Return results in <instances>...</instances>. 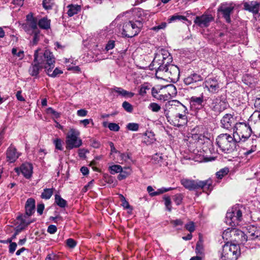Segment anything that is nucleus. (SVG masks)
Segmentation results:
<instances>
[{
	"instance_id": "f257e3e1",
	"label": "nucleus",
	"mask_w": 260,
	"mask_h": 260,
	"mask_svg": "<svg viewBox=\"0 0 260 260\" xmlns=\"http://www.w3.org/2000/svg\"><path fill=\"white\" fill-rule=\"evenodd\" d=\"M164 54L156 55L150 67H154L156 73L164 72L165 75L172 81L177 80L179 77L180 71L177 66L170 64L172 57L169 55L165 57Z\"/></svg>"
},
{
	"instance_id": "f03ea898",
	"label": "nucleus",
	"mask_w": 260,
	"mask_h": 260,
	"mask_svg": "<svg viewBox=\"0 0 260 260\" xmlns=\"http://www.w3.org/2000/svg\"><path fill=\"white\" fill-rule=\"evenodd\" d=\"M216 143L222 152L230 153L236 150L238 142L233 133V135L225 133L217 137Z\"/></svg>"
},
{
	"instance_id": "7ed1b4c3",
	"label": "nucleus",
	"mask_w": 260,
	"mask_h": 260,
	"mask_svg": "<svg viewBox=\"0 0 260 260\" xmlns=\"http://www.w3.org/2000/svg\"><path fill=\"white\" fill-rule=\"evenodd\" d=\"M143 23L141 20H129L119 26V30L123 37L133 38L141 30Z\"/></svg>"
},
{
	"instance_id": "20e7f679",
	"label": "nucleus",
	"mask_w": 260,
	"mask_h": 260,
	"mask_svg": "<svg viewBox=\"0 0 260 260\" xmlns=\"http://www.w3.org/2000/svg\"><path fill=\"white\" fill-rule=\"evenodd\" d=\"M181 184L189 190H197L202 189L203 191L212 189V181L210 179L201 181L183 178L181 180Z\"/></svg>"
},
{
	"instance_id": "39448f33",
	"label": "nucleus",
	"mask_w": 260,
	"mask_h": 260,
	"mask_svg": "<svg viewBox=\"0 0 260 260\" xmlns=\"http://www.w3.org/2000/svg\"><path fill=\"white\" fill-rule=\"evenodd\" d=\"M40 49H37L34 53V60L28 69V73L30 75L35 78H38L40 71L44 68L47 63V58L45 56V51L43 52H39Z\"/></svg>"
},
{
	"instance_id": "423d86ee",
	"label": "nucleus",
	"mask_w": 260,
	"mask_h": 260,
	"mask_svg": "<svg viewBox=\"0 0 260 260\" xmlns=\"http://www.w3.org/2000/svg\"><path fill=\"white\" fill-rule=\"evenodd\" d=\"M240 254L239 245L227 242L222 246L221 260H237Z\"/></svg>"
},
{
	"instance_id": "0eeeda50",
	"label": "nucleus",
	"mask_w": 260,
	"mask_h": 260,
	"mask_svg": "<svg viewBox=\"0 0 260 260\" xmlns=\"http://www.w3.org/2000/svg\"><path fill=\"white\" fill-rule=\"evenodd\" d=\"M252 129L248 123L238 122L235 126L233 134L235 137H238V142H245L251 135Z\"/></svg>"
},
{
	"instance_id": "6e6552de",
	"label": "nucleus",
	"mask_w": 260,
	"mask_h": 260,
	"mask_svg": "<svg viewBox=\"0 0 260 260\" xmlns=\"http://www.w3.org/2000/svg\"><path fill=\"white\" fill-rule=\"evenodd\" d=\"M247 230L248 240L247 245L250 249L260 247V226L251 225L248 226Z\"/></svg>"
},
{
	"instance_id": "1a4fd4ad",
	"label": "nucleus",
	"mask_w": 260,
	"mask_h": 260,
	"mask_svg": "<svg viewBox=\"0 0 260 260\" xmlns=\"http://www.w3.org/2000/svg\"><path fill=\"white\" fill-rule=\"evenodd\" d=\"M45 56L47 59H46L47 63L44 67V69H45L46 73L49 76L55 78L59 75L63 73V72L58 68H56L52 71V69L54 68L55 58L51 52L49 50H45ZM45 59V58H44Z\"/></svg>"
},
{
	"instance_id": "9d476101",
	"label": "nucleus",
	"mask_w": 260,
	"mask_h": 260,
	"mask_svg": "<svg viewBox=\"0 0 260 260\" xmlns=\"http://www.w3.org/2000/svg\"><path fill=\"white\" fill-rule=\"evenodd\" d=\"M80 132L74 128H71L66 137V148L71 150L75 148H79L82 145L81 139L79 138Z\"/></svg>"
},
{
	"instance_id": "9b49d317",
	"label": "nucleus",
	"mask_w": 260,
	"mask_h": 260,
	"mask_svg": "<svg viewBox=\"0 0 260 260\" xmlns=\"http://www.w3.org/2000/svg\"><path fill=\"white\" fill-rule=\"evenodd\" d=\"M242 219V211L239 207H235L229 210L226 214L225 222L231 226L238 224Z\"/></svg>"
},
{
	"instance_id": "f8f14e48",
	"label": "nucleus",
	"mask_w": 260,
	"mask_h": 260,
	"mask_svg": "<svg viewBox=\"0 0 260 260\" xmlns=\"http://www.w3.org/2000/svg\"><path fill=\"white\" fill-rule=\"evenodd\" d=\"M237 123L234 115L231 114H225L220 121V127L228 131L234 130Z\"/></svg>"
},
{
	"instance_id": "ddd939ff",
	"label": "nucleus",
	"mask_w": 260,
	"mask_h": 260,
	"mask_svg": "<svg viewBox=\"0 0 260 260\" xmlns=\"http://www.w3.org/2000/svg\"><path fill=\"white\" fill-rule=\"evenodd\" d=\"M229 105L226 100L222 96L218 97L213 100L211 104L212 110L217 113H220L226 109Z\"/></svg>"
},
{
	"instance_id": "4468645a",
	"label": "nucleus",
	"mask_w": 260,
	"mask_h": 260,
	"mask_svg": "<svg viewBox=\"0 0 260 260\" xmlns=\"http://www.w3.org/2000/svg\"><path fill=\"white\" fill-rule=\"evenodd\" d=\"M165 116L170 123L178 127L183 126L187 123V117L185 114H177L173 119L169 116L168 112L165 111Z\"/></svg>"
},
{
	"instance_id": "2eb2a0df",
	"label": "nucleus",
	"mask_w": 260,
	"mask_h": 260,
	"mask_svg": "<svg viewBox=\"0 0 260 260\" xmlns=\"http://www.w3.org/2000/svg\"><path fill=\"white\" fill-rule=\"evenodd\" d=\"M204 87L211 93H217L220 88L219 82L216 77H209L207 78L204 83Z\"/></svg>"
},
{
	"instance_id": "dca6fc26",
	"label": "nucleus",
	"mask_w": 260,
	"mask_h": 260,
	"mask_svg": "<svg viewBox=\"0 0 260 260\" xmlns=\"http://www.w3.org/2000/svg\"><path fill=\"white\" fill-rule=\"evenodd\" d=\"M258 140V137L253 135L246 140L247 147L244 149L246 150L244 153L245 156H248L256 151Z\"/></svg>"
},
{
	"instance_id": "f3484780",
	"label": "nucleus",
	"mask_w": 260,
	"mask_h": 260,
	"mask_svg": "<svg viewBox=\"0 0 260 260\" xmlns=\"http://www.w3.org/2000/svg\"><path fill=\"white\" fill-rule=\"evenodd\" d=\"M232 235V240L236 242V244L239 246V244H244L245 243H248V237H247V233L245 234L241 230L233 229Z\"/></svg>"
},
{
	"instance_id": "a211bd4d",
	"label": "nucleus",
	"mask_w": 260,
	"mask_h": 260,
	"mask_svg": "<svg viewBox=\"0 0 260 260\" xmlns=\"http://www.w3.org/2000/svg\"><path fill=\"white\" fill-rule=\"evenodd\" d=\"M33 167L31 164L29 162H25L21 165V166L18 168H15L14 170L18 174L21 172L23 176L26 179H29L33 172Z\"/></svg>"
},
{
	"instance_id": "6ab92c4d",
	"label": "nucleus",
	"mask_w": 260,
	"mask_h": 260,
	"mask_svg": "<svg viewBox=\"0 0 260 260\" xmlns=\"http://www.w3.org/2000/svg\"><path fill=\"white\" fill-rule=\"evenodd\" d=\"M214 20L211 15L203 14L197 16L194 20V23L200 27H207L210 23Z\"/></svg>"
},
{
	"instance_id": "aec40b11",
	"label": "nucleus",
	"mask_w": 260,
	"mask_h": 260,
	"mask_svg": "<svg viewBox=\"0 0 260 260\" xmlns=\"http://www.w3.org/2000/svg\"><path fill=\"white\" fill-rule=\"evenodd\" d=\"M203 80V77L200 74L192 72L184 79V83L187 85H192L196 86L198 83Z\"/></svg>"
},
{
	"instance_id": "412c9836",
	"label": "nucleus",
	"mask_w": 260,
	"mask_h": 260,
	"mask_svg": "<svg viewBox=\"0 0 260 260\" xmlns=\"http://www.w3.org/2000/svg\"><path fill=\"white\" fill-rule=\"evenodd\" d=\"M35 200L33 198H28L25 205V213L24 215H20L19 216H23V218L26 219L27 217L31 216L35 211Z\"/></svg>"
},
{
	"instance_id": "4be33fe9",
	"label": "nucleus",
	"mask_w": 260,
	"mask_h": 260,
	"mask_svg": "<svg viewBox=\"0 0 260 260\" xmlns=\"http://www.w3.org/2000/svg\"><path fill=\"white\" fill-rule=\"evenodd\" d=\"M234 10V7L232 6L226 7L223 5H221L218 8V12H221L223 17L227 23H231V15Z\"/></svg>"
},
{
	"instance_id": "5701e85b",
	"label": "nucleus",
	"mask_w": 260,
	"mask_h": 260,
	"mask_svg": "<svg viewBox=\"0 0 260 260\" xmlns=\"http://www.w3.org/2000/svg\"><path fill=\"white\" fill-rule=\"evenodd\" d=\"M6 155L7 160L10 162H15L19 157V154L17 153L16 148L12 145L7 149Z\"/></svg>"
},
{
	"instance_id": "b1692460",
	"label": "nucleus",
	"mask_w": 260,
	"mask_h": 260,
	"mask_svg": "<svg viewBox=\"0 0 260 260\" xmlns=\"http://www.w3.org/2000/svg\"><path fill=\"white\" fill-rule=\"evenodd\" d=\"M22 28L29 35H31L34 31L38 29L37 22H26L22 24Z\"/></svg>"
},
{
	"instance_id": "393cba45",
	"label": "nucleus",
	"mask_w": 260,
	"mask_h": 260,
	"mask_svg": "<svg viewBox=\"0 0 260 260\" xmlns=\"http://www.w3.org/2000/svg\"><path fill=\"white\" fill-rule=\"evenodd\" d=\"M17 219L20 221V224L17 226L15 229V232L16 233V234H19L25 227L32 222L24 219L23 216H18Z\"/></svg>"
},
{
	"instance_id": "a878e982",
	"label": "nucleus",
	"mask_w": 260,
	"mask_h": 260,
	"mask_svg": "<svg viewBox=\"0 0 260 260\" xmlns=\"http://www.w3.org/2000/svg\"><path fill=\"white\" fill-rule=\"evenodd\" d=\"M244 9L253 14H257L258 12L259 4L255 2H251L250 3H245L244 4Z\"/></svg>"
},
{
	"instance_id": "bb28decb",
	"label": "nucleus",
	"mask_w": 260,
	"mask_h": 260,
	"mask_svg": "<svg viewBox=\"0 0 260 260\" xmlns=\"http://www.w3.org/2000/svg\"><path fill=\"white\" fill-rule=\"evenodd\" d=\"M190 104L192 106H197L198 108L201 109L204 106V96L203 93H202L201 96L197 97L193 96L191 97Z\"/></svg>"
},
{
	"instance_id": "cd10ccee",
	"label": "nucleus",
	"mask_w": 260,
	"mask_h": 260,
	"mask_svg": "<svg viewBox=\"0 0 260 260\" xmlns=\"http://www.w3.org/2000/svg\"><path fill=\"white\" fill-rule=\"evenodd\" d=\"M37 24L41 28L43 29H48L50 28V20L46 17L40 19Z\"/></svg>"
},
{
	"instance_id": "c85d7f7f",
	"label": "nucleus",
	"mask_w": 260,
	"mask_h": 260,
	"mask_svg": "<svg viewBox=\"0 0 260 260\" xmlns=\"http://www.w3.org/2000/svg\"><path fill=\"white\" fill-rule=\"evenodd\" d=\"M68 10L67 14L69 16L72 17L77 14L81 11V7L77 5H70L68 6Z\"/></svg>"
},
{
	"instance_id": "c756f323",
	"label": "nucleus",
	"mask_w": 260,
	"mask_h": 260,
	"mask_svg": "<svg viewBox=\"0 0 260 260\" xmlns=\"http://www.w3.org/2000/svg\"><path fill=\"white\" fill-rule=\"evenodd\" d=\"M151 161L153 164L158 165L159 166H161L162 165L166 166V164L165 163L162 154H155L152 156Z\"/></svg>"
},
{
	"instance_id": "7c9ffc66",
	"label": "nucleus",
	"mask_w": 260,
	"mask_h": 260,
	"mask_svg": "<svg viewBox=\"0 0 260 260\" xmlns=\"http://www.w3.org/2000/svg\"><path fill=\"white\" fill-rule=\"evenodd\" d=\"M166 106H174V107H177L179 108L180 110H182L184 111V112H185L187 110V108L183 105L179 101L177 100H172L168 101L166 104Z\"/></svg>"
},
{
	"instance_id": "2f4dec72",
	"label": "nucleus",
	"mask_w": 260,
	"mask_h": 260,
	"mask_svg": "<svg viewBox=\"0 0 260 260\" xmlns=\"http://www.w3.org/2000/svg\"><path fill=\"white\" fill-rule=\"evenodd\" d=\"M55 203L60 208H64L67 205V201L57 194L55 195Z\"/></svg>"
},
{
	"instance_id": "473e14b6",
	"label": "nucleus",
	"mask_w": 260,
	"mask_h": 260,
	"mask_svg": "<svg viewBox=\"0 0 260 260\" xmlns=\"http://www.w3.org/2000/svg\"><path fill=\"white\" fill-rule=\"evenodd\" d=\"M53 193V188H45L41 194V198L45 200L49 199Z\"/></svg>"
},
{
	"instance_id": "72a5a7b5",
	"label": "nucleus",
	"mask_w": 260,
	"mask_h": 260,
	"mask_svg": "<svg viewBox=\"0 0 260 260\" xmlns=\"http://www.w3.org/2000/svg\"><path fill=\"white\" fill-rule=\"evenodd\" d=\"M150 86L151 85L148 83L141 85L139 90V94L142 96H145L147 90L150 89Z\"/></svg>"
},
{
	"instance_id": "f704fd0d",
	"label": "nucleus",
	"mask_w": 260,
	"mask_h": 260,
	"mask_svg": "<svg viewBox=\"0 0 260 260\" xmlns=\"http://www.w3.org/2000/svg\"><path fill=\"white\" fill-rule=\"evenodd\" d=\"M233 229L228 228L222 233V238L225 240H228L231 238V240L233 239Z\"/></svg>"
},
{
	"instance_id": "c9c22d12",
	"label": "nucleus",
	"mask_w": 260,
	"mask_h": 260,
	"mask_svg": "<svg viewBox=\"0 0 260 260\" xmlns=\"http://www.w3.org/2000/svg\"><path fill=\"white\" fill-rule=\"evenodd\" d=\"M229 169L228 168H224L220 169L216 173V176L218 179H221L224 176L228 174Z\"/></svg>"
},
{
	"instance_id": "e433bc0d",
	"label": "nucleus",
	"mask_w": 260,
	"mask_h": 260,
	"mask_svg": "<svg viewBox=\"0 0 260 260\" xmlns=\"http://www.w3.org/2000/svg\"><path fill=\"white\" fill-rule=\"evenodd\" d=\"M31 35H34L32 44L33 45H36L40 40V38L41 36L40 31L39 30L37 29L35 31H34Z\"/></svg>"
},
{
	"instance_id": "4c0bfd02",
	"label": "nucleus",
	"mask_w": 260,
	"mask_h": 260,
	"mask_svg": "<svg viewBox=\"0 0 260 260\" xmlns=\"http://www.w3.org/2000/svg\"><path fill=\"white\" fill-rule=\"evenodd\" d=\"M109 170L111 174H115L121 172L122 171V168L120 165H115L110 167Z\"/></svg>"
},
{
	"instance_id": "58836bf2",
	"label": "nucleus",
	"mask_w": 260,
	"mask_h": 260,
	"mask_svg": "<svg viewBox=\"0 0 260 260\" xmlns=\"http://www.w3.org/2000/svg\"><path fill=\"white\" fill-rule=\"evenodd\" d=\"M53 0H43L42 5L43 8L46 10H51L52 9L53 6Z\"/></svg>"
},
{
	"instance_id": "ea45409f",
	"label": "nucleus",
	"mask_w": 260,
	"mask_h": 260,
	"mask_svg": "<svg viewBox=\"0 0 260 260\" xmlns=\"http://www.w3.org/2000/svg\"><path fill=\"white\" fill-rule=\"evenodd\" d=\"M184 196L181 193H177L173 197V199L176 204L179 206L181 204Z\"/></svg>"
},
{
	"instance_id": "a19ab883",
	"label": "nucleus",
	"mask_w": 260,
	"mask_h": 260,
	"mask_svg": "<svg viewBox=\"0 0 260 260\" xmlns=\"http://www.w3.org/2000/svg\"><path fill=\"white\" fill-rule=\"evenodd\" d=\"M126 128L129 131L137 132L139 130V124L134 122L128 123L126 125Z\"/></svg>"
},
{
	"instance_id": "79ce46f5",
	"label": "nucleus",
	"mask_w": 260,
	"mask_h": 260,
	"mask_svg": "<svg viewBox=\"0 0 260 260\" xmlns=\"http://www.w3.org/2000/svg\"><path fill=\"white\" fill-rule=\"evenodd\" d=\"M12 53L14 56L19 57L20 59H23L24 57V51L20 50L17 52V49L16 48H13L12 49Z\"/></svg>"
},
{
	"instance_id": "37998d69",
	"label": "nucleus",
	"mask_w": 260,
	"mask_h": 260,
	"mask_svg": "<svg viewBox=\"0 0 260 260\" xmlns=\"http://www.w3.org/2000/svg\"><path fill=\"white\" fill-rule=\"evenodd\" d=\"M46 113L52 114L55 118H58L60 116V113L54 110L52 108L49 107L46 109Z\"/></svg>"
},
{
	"instance_id": "c03bdc74",
	"label": "nucleus",
	"mask_w": 260,
	"mask_h": 260,
	"mask_svg": "<svg viewBox=\"0 0 260 260\" xmlns=\"http://www.w3.org/2000/svg\"><path fill=\"white\" fill-rule=\"evenodd\" d=\"M148 108L151 110L152 112H157L160 109V106L157 103H151L148 106Z\"/></svg>"
},
{
	"instance_id": "a18cd8bd",
	"label": "nucleus",
	"mask_w": 260,
	"mask_h": 260,
	"mask_svg": "<svg viewBox=\"0 0 260 260\" xmlns=\"http://www.w3.org/2000/svg\"><path fill=\"white\" fill-rule=\"evenodd\" d=\"M123 108L127 112L132 113L133 111V106L128 102L124 101L122 104Z\"/></svg>"
},
{
	"instance_id": "49530a36",
	"label": "nucleus",
	"mask_w": 260,
	"mask_h": 260,
	"mask_svg": "<svg viewBox=\"0 0 260 260\" xmlns=\"http://www.w3.org/2000/svg\"><path fill=\"white\" fill-rule=\"evenodd\" d=\"M179 20H187L186 18L184 16L181 15H173L169 19V23H171L174 21Z\"/></svg>"
},
{
	"instance_id": "de8ad7c7",
	"label": "nucleus",
	"mask_w": 260,
	"mask_h": 260,
	"mask_svg": "<svg viewBox=\"0 0 260 260\" xmlns=\"http://www.w3.org/2000/svg\"><path fill=\"white\" fill-rule=\"evenodd\" d=\"M170 96L171 94L170 93L165 94H158L154 98L160 101H166L168 100L170 98Z\"/></svg>"
},
{
	"instance_id": "09e8293b",
	"label": "nucleus",
	"mask_w": 260,
	"mask_h": 260,
	"mask_svg": "<svg viewBox=\"0 0 260 260\" xmlns=\"http://www.w3.org/2000/svg\"><path fill=\"white\" fill-rule=\"evenodd\" d=\"M164 200L165 201V204L167 209V210L169 211H171L172 210L171 207V201L170 197L165 196L164 197Z\"/></svg>"
},
{
	"instance_id": "8fccbe9b",
	"label": "nucleus",
	"mask_w": 260,
	"mask_h": 260,
	"mask_svg": "<svg viewBox=\"0 0 260 260\" xmlns=\"http://www.w3.org/2000/svg\"><path fill=\"white\" fill-rule=\"evenodd\" d=\"M53 144L55 145V148L59 150H62V141L59 138H56L53 140Z\"/></svg>"
},
{
	"instance_id": "3c124183",
	"label": "nucleus",
	"mask_w": 260,
	"mask_h": 260,
	"mask_svg": "<svg viewBox=\"0 0 260 260\" xmlns=\"http://www.w3.org/2000/svg\"><path fill=\"white\" fill-rule=\"evenodd\" d=\"M108 127L110 131L113 132H118L120 129V126L119 125L115 123H109Z\"/></svg>"
},
{
	"instance_id": "603ef678",
	"label": "nucleus",
	"mask_w": 260,
	"mask_h": 260,
	"mask_svg": "<svg viewBox=\"0 0 260 260\" xmlns=\"http://www.w3.org/2000/svg\"><path fill=\"white\" fill-rule=\"evenodd\" d=\"M66 244L69 247L73 248L76 246L77 242L74 239L69 238L67 240Z\"/></svg>"
},
{
	"instance_id": "864d4df0",
	"label": "nucleus",
	"mask_w": 260,
	"mask_h": 260,
	"mask_svg": "<svg viewBox=\"0 0 260 260\" xmlns=\"http://www.w3.org/2000/svg\"><path fill=\"white\" fill-rule=\"evenodd\" d=\"M114 46H115V41L113 40H110L108 41V42L106 44L105 49L107 51H108L114 48Z\"/></svg>"
},
{
	"instance_id": "5fc2aeb1",
	"label": "nucleus",
	"mask_w": 260,
	"mask_h": 260,
	"mask_svg": "<svg viewBox=\"0 0 260 260\" xmlns=\"http://www.w3.org/2000/svg\"><path fill=\"white\" fill-rule=\"evenodd\" d=\"M186 229L188 230L190 233L193 232L195 230V227L194 223L193 222H190L187 223L185 226Z\"/></svg>"
},
{
	"instance_id": "6e6d98bb",
	"label": "nucleus",
	"mask_w": 260,
	"mask_h": 260,
	"mask_svg": "<svg viewBox=\"0 0 260 260\" xmlns=\"http://www.w3.org/2000/svg\"><path fill=\"white\" fill-rule=\"evenodd\" d=\"M204 248L203 245L199 242L197 243L196 252L197 254H202L203 253Z\"/></svg>"
},
{
	"instance_id": "4d7b16f0",
	"label": "nucleus",
	"mask_w": 260,
	"mask_h": 260,
	"mask_svg": "<svg viewBox=\"0 0 260 260\" xmlns=\"http://www.w3.org/2000/svg\"><path fill=\"white\" fill-rule=\"evenodd\" d=\"M26 22H37V20L33 16L32 13H30L26 16Z\"/></svg>"
},
{
	"instance_id": "13d9d810",
	"label": "nucleus",
	"mask_w": 260,
	"mask_h": 260,
	"mask_svg": "<svg viewBox=\"0 0 260 260\" xmlns=\"http://www.w3.org/2000/svg\"><path fill=\"white\" fill-rule=\"evenodd\" d=\"M57 231V227L55 225H50L48 226L47 229V232L48 233L53 234L55 233Z\"/></svg>"
},
{
	"instance_id": "bf43d9fd",
	"label": "nucleus",
	"mask_w": 260,
	"mask_h": 260,
	"mask_svg": "<svg viewBox=\"0 0 260 260\" xmlns=\"http://www.w3.org/2000/svg\"><path fill=\"white\" fill-rule=\"evenodd\" d=\"M87 113L88 112L87 110L84 109H81L77 111V115L80 117H84L87 115Z\"/></svg>"
},
{
	"instance_id": "052dcab7",
	"label": "nucleus",
	"mask_w": 260,
	"mask_h": 260,
	"mask_svg": "<svg viewBox=\"0 0 260 260\" xmlns=\"http://www.w3.org/2000/svg\"><path fill=\"white\" fill-rule=\"evenodd\" d=\"M134 93L132 92L128 91L123 89L121 95L123 97L132 98L134 96Z\"/></svg>"
},
{
	"instance_id": "680f3d73",
	"label": "nucleus",
	"mask_w": 260,
	"mask_h": 260,
	"mask_svg": "<svg viewBox=\"0 0 260 260\" xmlns=\"http://www.w3.org/2000/svg\"><path fill=\"white\" fill-rule=\"evenodd\" d=\"M17 244L15 242H11L9 245V252L10 253H13L17 248Z\"/></svg>"
},
{
	"instance_id": "e2e57ef3",
	"label": "nucleus",
	"mask_w": 260,
	"mask_h": 260,
	"mask_svg": "<svg viewBox=\"0 0 260 260\" xmlns=\"http://www.w3.org/2000/svg\"><path fill=\"white\" fill-rule=\"evenodd\" d=\"M45 206L43 203L39 204L37 205V212L39 215H42Z\"/></svg>"
},
{
	"instance_id": "0e129e2a",
	"label": "nucleus",
	"mask_w": 260,
	"mask_h": 260,
	"mask_svg": "<svg viewBox=\"0 0 260 260\" xmlns=\"http://www.w3.org/2000/svg\"><path fill=\"white\" fill-rule=\"evenodd\" d=\"M252 117L255 119L256 122H260V111H255L252 115Z\"/></svg>"
},
{
	"instance_id": "69168bd1",
	"label": "nucleus",
	"mask_w": 260,
	"mask_h": 260,
	"mask_svg": "<svg viewBox=\"0 0 260 260\" xmlns=\"http://www.w3.org/2000/svg\"><path fill=\"white\" fill-rule=\"evenodd\" d=\"M171 223L173 224L174 226L176 227L178 225H182L183 222L181 219H176L171 221Z\"/></svg>"
},
{
	"instance_id": "338daca9",
	"label": "nucleus",
	"mask_w": 260,
	"mask_h": 260,
	"mask_svg": "<svg viewBox=\"0 0 260 260\" xmlns=\"http://www.w3.org/2000/svg\"><path fill=\"white\" fill-rule=\"evenodd\" d=\"M80 123H82L85 127L87 126L88 124L91 123L93 125V120L92 119H85L80 121Z\"/></svg>"
},
{
	"instance_id": "774afa93",
	"label": "nucleus",
	"mask_w": 260,
	"mask_h": 260,
	"mask_svg": "<svg viewBox=\"0 0 260 260\" xmlns=\"http://www.w3.org/2000/svg\"><path fill=\"white\" fill-rule=\"evenodd\" d=\"M254 107L257 109V110H258L259 111H260V95H259L255 100Z\"/></svg>"
}]
</instances>
